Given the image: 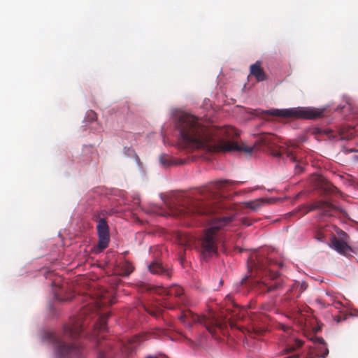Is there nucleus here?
Returning <instances> with one entry per match:
<instances>
[{
    "mask_svg": "<svg viewBox=\"0 0 358 358\" xmlns=\"http://www.w3.org/2000/svg\"><path fill=\"white\" fill-rule=\"evenodd\" d=\"M252 265L257 273L264 275L260 282H258V286L262 291L271 292L279 290L282 287L281 280H278L279 273L274 269V266H281V264H278L271 259L266 258L264 255H257L251 257Z\"/></svg>",
    "mask_w": 358,
    "mask_h": 358,
    "instance_id": "obj_4",
    "label": "nucleus"
},
{
    "mask_svg": "<svg viewBox=\"0 0 358 358\" xmlns=\"http://www.w3.org/2000/svg\"><path fill=\"white\" fill-rule=\"evenodd\" d=\"M90 304H91V305L92 304V301L90 302Z\"/></svg>",
    "mask_w": 358,
    "mask_h": 358,
    "instance_id": "obj_39",
    "label": "nucleus"
},
{
    "mask_svg": "<svg viewBox=\"0 0 358 358\" xmlns=\"http://www.w3.org/2000/svg\"><path fill=\"white\" fill-rule=\"evenodd\" d=\"M315 238L320 241H324V235L321 231H318L315 235Z\"/></svg>",
    "mask_w": 358,
    "mask_h": 358,
    "instance_id": "obj_29",
    "label": "nucleus"
},
{
    "mask_svg": "<svg viewBox=\"0 0 358 358\" xmlns=\"http://www.w3.org/2000/svg\"><path fill=\"white\" fill-rule=\"evenodd\" d=\"M109 317V313L106 312L101 314L99 317V328L102 330L106 329V323H107V319Z\"/></svg>",
    "mask_w": 358,
    "mask_h": 358,
    "instance_id": "obj_25",
    "label": "nucleus"
},
{
    "mask_svg": "<svg viewBox=\"0 0 358 358\" xmlns=\"http://www.w3.org/2000/svg\"><path fill=\"white\" fill-rule=\"evenodd\" d=\"M148 270L153 274L160 275L162 276L170 278L171 276V271L164 267L161 263L154 262L148 266Z\"/></svg>",
    "mask_w": 358,
    "mask_h": 358,
    "instance_id": "obj_16",
    "label": "nucleus"
},
{
    "mask_svg": "<svg viewBox=\"0 0 358 358\" xmlns=\"http://www.w3.org/2000/svg\"><path fill=\"white\" fill-rule=\"evenodd\" d=\"M177 127L185 143L193 148L215 152L239 151L250 154L253 150V147L229 141L238 136L234 127H206L201 120L191 114H182L179 117Z\"/></svg>",
    "mask_w": 358,
    "mask_h": 358,
    "instance_id": "obj_1",
    "label": "nucleus"
},
{
    "mask_svg": "<svg viewBox=\"0 0 358 358\" xmlns=\"http://www.w3.org/2000/svg\"><path fill=\"white\" fill-rule=\"evenodd\" d=\"M159 293L166 294L167 296L176 298L177 305L187 306L189 304L188 297L184 293L183 289L178 285H172L168 288H162L159 290Z\"/></svg>",
    "mask_w": 358,
    "mask_h": 358,
    "instance_id": "obj_12",
    "label": "nucleus"
},
{
    "mask_svg": "<svg viewBox=\"0 0 358 358\" xmlns=\"http://www.w3.org/2000/svg\"><path fill=\"white\" fill-rule=\"evenodd\" d=\"M134 271V266L128 261L121 262L118 266V273L120 275L127 276Z\"/></svg>",
    "mask_w": 358,
    "mask_h": 358,
    "instance_id": "obj_19",
    "label": "nucleus"
},
{
    "mask_svg": "<svg viewBox=\"0 0 358 358\" xmlns=\"http://www.w3.org/2000/svg\"><path fill=\"white\" fill-rule=\"evenodd\" d=\"M146 310L148 311V313L149 314H150L151 315H152L157 318L159 317L161 315H163V310L159 307L149 308H147Z\"/></svg>",
    "mask_w": 358,
    "mask_h": 358,
    "instance_id": "obj_24",
    "label": "nucleus"
},
{
    "mask_svg": "<svg viewBox=\"0 0 358 358\" xmlns=\"http://www.w3.org/2000/svg\"><path fill=\"white\" fill-rule=\"evenodd\" d=\"M92 299L94 308L99 309L115 303V293L113 289H107L91 283V299Z\"/></svg>",
    "mask_w": 358,
    "mask_h": 358,
    "instance_id": "obj_9",
    "label": "nucleus"
},
{
    "mask_svg": "<svg viewBox=\"0 0 358 358\" xmlns=\"http://www.w3.org/2000/svg\"><path fill=\"white\" fill-rule=\"evenodd\" d=\"M234 312H236V310H234ZM242 317H243V315H242L241 317V316H238V315L235 313H233L231 317H233V318H237V319H240Z\"/></svg>",
    "mask_w": 358,
    "mask_h": 358,
    "instance_id": "obj_33",
    "label": "nucleus"
},
{
    "mask_svg": "<svg viewBox=\"0 0 358 358\" xmlns=\"http://www.w3.org/2000/svg\"><path fill=\"white\" fill-rule=\"evenodd\" d=\"M97 358H108V356L105 352H100Z\"/></svg>",
    "mask_w": 358,
    "mask_h": 358,
    "instance_id": "obj_32",
    "label": "nucleus"
},
{
    "mask_svg": "<svg viewBox=\"0 0 358 358\" xmlns=\"http://www.w3.org/2000/svg\"><path fill=\"white\" fill-rule=\"evenodd\" d=\"M308 287V285L303 282L300 283L299 282H295L292 287H291V292H294V294H296V297L298 298L300 296L301 294L304 292Z\"/></svg>",
    "mask_w": 358,
    "mask_h": 358,
    "instance_id": "obj_20",
    "label": "nucleus"
},
{
    "mask_svg": "<svg viewBox=\"0 0 358 358\" xmlns=\"http://www.w3.org/2000/svg\"><path fill=\"white\" fill-rule=\"evenodd\" d=\"M279 327L285 332V334L282 336L284 339L282 343L283 351L286 354H291L303 345V341L301 340L298 339L295 336L292 334V331L289 327L280 324Z\"/></svg>",
    "mask_w": 358,
    "mask_h": 358,
    "instance_id": "obj_11",
    "label": "nucleus"
},
{
    "mask_svg": "<svg viewBox=\"0 0 358 358\" xmlns=\"http://www.w3.org/2000/svg\"><path fill=\"white\" fill-rule=\"evenodd\" d=\"M79 281H80L79 284H82L83 283L82 279L79 280Z\"/></svg>",
    "mask_w": 358,
    "mask_h": 358,
    "instance_id": "obj_38",
    "label": "nucleus"
},
{
    "mask_svg": "<svg viewBox=\"0 0 358 358\" xmlns=\"http://www.w3.org/2000/svg\"><path fill=\"white\" fill-rule=\"evenodd\" d=\"M164 307L168 309H174V308H176V306L171 304L170 303H165Z\"/></svg>",
    "mask_w": 358,
    "mask_h": 358,
    "instance_id": "obj_30",
    "label": "nucleus"
},
{
    "mask_svg": "<svg viewBox=\"0 0 358 358\" xmlns=\"http://www.w3.org/2000/svg\"><path fill=\"white\" fill-rule=\"evenodd\" d=\"M91 129L93 128L96 131H100L102 128L101 125L97 122L96 114L91 110Z\"/></svg>",
    "mask_w": 358,
    "mask_h": 358,
    "instance_id": "obj_23",
    "label": "nucleus"
},
{
    "mask_svg": "<svg viewBox=\"0 0 358 358\" xmlns=\"http://www.w3.org/2000/svg\"><path fill=\"white\" fill-rule=\"evenodd\" d=\"M253 78H255L257 82H261L265 80L267 78V76L264 73V69H250L248 79L252 80Z\"/></svg>",
    "mask_w": 358,
    "mask_h": 358,
    "instance_id": "obj_18",
    "label": "nucleus"
},
{
    "mask_svg": "<svg viewBox=\"0 0 358 358\" xmlns=\"http://www.w3.org/2000/svg\"><path fill=\"white\" fill-rule=\"evenodd\" d=\"M264 203V201L263 199H259L255 201L246 202L245 203V206L246 208H248L252 210H257L263 206Z\"/></svg>",
    "mask_w": 358,
    "mask_h": 358,
    "instance_id": "obj_22",
    "label": "nucleus"
},
{
    "mask_svg": "<svg viewBox=\"0 0 358 358\" xmlns=\"http://www.w3.org/2000/svg\"><path fill=\"white\" fill-rule=\"evenodd\" d=\"M262 62L260 61H257L255 63L251 64L250 67H261Z\"/></svg>",
    "mask_w": 358,
    "mask_h": 358,
    "instance_id": "obj_31",
    "label": "nucleus"
},
{
    "mask_svg": "<svg viewBox=\"0 0 358 358\" xmlns=\"http://www.w3.org/2000/svg\"><path fill=\"white\" fill-rule=\"evenodd\" d=\"M145 358H157V357H154V356L149 355V356L145 357Z\"/></svg>",
    "mask_w": 358,
    "mask_h": 358,
    "instance_id": "obj_37",
    "label": "nucleus"
},
{
    "mask_svg": "<svg viewBox=\"0 0 358 358\" xmlns=\"http://www.w3.org/2000/svg\"><path fill=\"white\" fill-rule=\"evenodd\" d=\"M352 315L358 317V310H357V309L353 310L352 312Z\"/></svg>",
    "mask_w": 358,
    "mask_h": 358,
    "instance_id": "obj_35",
    "label": "nucleus"
},
{
    "mask_svg": "<svg viewBox=\"0 0 358 358\" xmlns=\"http://www.w3.org/2000/svg\"><path fill=\"white\" fill-rule=\"evenodd\" d=\"M318 346L314 350H310L305 358H325L329 354V350L322 338H317Z\"/></svg>",
    "mask_w": 358,
    "mask_h": 358,
    "instance_id": "obj_14",
    "label": "nucleus"
},
{
    "mask_svg": "<svg viewBox=\"0 0 358 358\" xmlns=\"http://www.w3.org/2000/svg\"><path fill=\"white\" fill-rule=\"evenodd\" d=\"M294 148H291L289 145H282L280 147L278 151L273 153L276 157H283L284 159L289 160L292 162H296V155L293 151Z\"/></svg>",
    "mask_w": 358,
    "mask_h": 358,
    "instance_id": "obj_15",
    "label": "nucleus"
},
{
    "mask_svg": "<svg viewBox=\"0 0 358 358\" xmlns=\"http://www.w3.org/2000/svg\"><path fill=\"white\" fill-rule=\"evenodd\" d=\"M248 278L247 277H245L243 278L242 280H241V284H244L246 280H247Z\"/></svg>",
    "mask_w": 358,
    "mask_h": 358,
    "instance_id": "obj_36",
    "label": "nucleus"
},
{
    "mask_svg": "<svg viewBox=\"0 0 358 358\" xmlns=\"http://www.w3.org/2000/svg\"><path fill=\"white\" fill-rule=\"evenodd\" d=\"M160 162L164 166H169L171 165L183 164L185 161L182 159L171 160L166 155H162L160 157Z\"/></svg>",
    "mask_w": 358,
    "mask_h": 358,
    "instance_id": "obj_21",
    "label": "nucleus"
},
{
    "mask_svg": "<svg viewBox=\"0 0 358 358\" xmlns=\"http://www.w3.org/2000/svg\"><path fill=\"white\" fill-rule=\"evenodd\" d=\"M124 154L128 156V157H131L134 154V150H133L132 148H130V147H124Z\"/></svg>",
    "mask_w": 358,
    "mask_h": 358,
    "instance_id": "obj_27",
    "label": "nucleus"
},
{
    "mask_svg": "<svg viewBox=\"0 0 358 358\" xmlns=\"http://www.w3.org/2000/svg\"><path fill=\"white\" fill-rule=\"evenodd\" d=\"M241 223L246 226H250L252 225V222L247 217H243L241 219Z\"/></svg>",
    "mask_w": 358,
    "mask_h": 358,
    "instance_id": "obj_28",
    "label": "nucleus"
},
{
    "mask_svg": "<svg viewBox=\"0 0 358 358\" xmlns=\"http://www.w3.org/2000/svg\"><path fill=\"white\" fill-rule=\"evenodd\" d=\"M325 191L329 194H336V192H338L337 188L336 187H334V185H332L331 184H327Z\"/></svg>",
    "mask_w": 358,
    "mask_h": 358,
    "instance_id": "obj_26",
    "label": "nucleus"
},
{
    "mask_svg": "<svg viewBox=\"0 0 358 358\" xmlns=\"http://www.w3.org/2000/svg\"><path fill=\"white\" fill-rule=\"evenodd\" d=\"M341 239L336 236H333L331 239L329 245L338 253L343 255H347L350 252L352 251V248L347 243V238L348 236V234L344 231H341Z\"/></svg>",
    "mask_w": 358,
    "mask_h": 358,
    "instance_id": "obj_13",
    "label": "nucleus"
},
{
    "mask_svg": "<svg viewBox=\"0 0 358 358\" xmlns=\"http://www.w3.org/2000/svg\"><path fill=\"white\" fill-rule=\"evenodd\" d=\"M179 320L185 327L189 328L192 324H203L206 329L212 334L215 333L216 328L221 329L222 327V323L218 320L215 318L210 319L204 316L195 315L189 310H182L179 316Z\"/></svg>",
    "mask_w": 358,
    "mask_h": 358,
    "instance_id": "obj_8",
    "label": "nucleus"
},
{
    "mask_svg": "<svg viewBox=\"0 0 358 358\" xmlns=\"http://www.w3.org/2000/svg\"><path fill=\"white\" fill-rule=\"evenodd\" d=\"M148 270L153 274L160 275L162 276L170 278L171 276V271L164 267L161 263L154 262L148 266Z\"/></svg>",
    "mask_w": 358,
    "mask_h": 358,
    "instance_id": "obj_17",
    "label": "nucleus"
},
{
    "mask_svg": "<svg viewBox=\"0 0 358 358\" xmlns=\"http://www.w3.org/2000/svg\"><path fill=\"white\" fill-rule=\"evenodd\" d=\"M262 113L285 118L315 120L320 117L322 112L313 108H292L262 110Z\"/></svg>",
    "mask_w": 358,
    "mask_h": 358,
    "instance_id": "obj_6",
    "label": "nucleus"
},
{
    "mask_svg": "<svg viewBox=\"0 0 358 358\" xmlns=\"http://www.w3.org/2000/svg\"><path fill=\"white\" fill-rule=\"evenodd\" d=\"M88 284L86 283L83 291L78 292L77 295L72 293L63 295L64 289V285L60 288L59 292H55V298L61 301H68L73 299L80 303V308L78 315L71 318L70 322L64 327L63 335L62 337L54 334L50 335V339L54 345L55 351L59 358L66 357H79L82 355V348L78 345H68L64 341L66 338L76 339L82 337L84 335V329L89 324L88 315L90 313L88 295Z\"/></svg>",
    "mask_w": 358,
    "mask_h": 358,
    "instance_id": "obj_2",
    "label": "nucleus"
},
{
    "mask_svg": "<svg viewBox=\"0 0 358 358\" xmlns=\"http://www.w3.org/2000/svg\"><path fill=\"white\" fill-rule=\"evenodd\" d=\"M316 209L321 210V214L323 217L334 216L336 211L342 212V210L338 207L335 206L328 201H317L307 207H303L301 209H299V211H302L300 216L305 215L308 213Z\"/></svg>",
    "mask_w": 358,
    "mask_h": 358,
    "instance_id": "obj_10",
    "label": "nucleus"
},
{
    "mask_svg": "<svg viewBox=\"0 0 358 358\" xmlns=\"http://www.w3.org/2000/svg\"><path fill=\"white\" fill-rule=\"evenodd\" d=\"M106 219V213L105 212H100L94 215L93 220L97 223L96 229L99 241L98 243L91 248V252L100 253L108 246L110 233Z\"/></svg>",
    "mask_w": 358,
    "mask_h": 358,
    "instance_id": "obj_7",
    "label": "nucleus"
},
{
    "mask_svg": "<svg viewBox=\"0 0 358 358\" xmlns=\"http://www.w3.org/2000/svg\"><path fill=\"white\" fill-rule=\"evenodd\" d=\"M232 318H233V317H231V318L229 319L230 325L231 326V327H237V328H238V327H237V326H236V324H235L234 323V322L231 320V319H232Z\"/></svg>",
    "mask_w": 358,
    "mask_h": 358,
    "instance_id": "obj_34",
    "label": "nucleus"
},
{
    "mask_svg": "<svg viewBox=\"0 0 358 358\" xmlns=\"http://www.w3.org/2000/svg\"><path fill=\"white\" fill-rule=\"evenodd\" d=\"M237 182L229 180H221L214 182L210 186L206 187L194 194V198L188 199L185 204L173 210L172 213L175 217H187L194 215L211 214L216 212V210L210 207L209 204L203 201L202 199H210L215 198L216 191L220 190L226 185H234Z\"/></svg>",
    "mask_w": 358,
    "mask_h": 358,
    "instance_id": "obj_3",
    "label": "nucleus"
},
{
    "mask_svg": "<svg viewBox=\"0 0 358 358\" xmlns=\"http://www.w3.org/2000/svg\"><path fill=\"white\" fill-rule=\"evenodd\" d=\"M234 216L216 217L211 220V226L205 230L200 238V252L203 259H208L217 254V232L222 227L231 222Z\"/></svg>",
    "mask_w": 358,
    "mask_h": 358,
    "instance_id": "obj_5",
    "label": "nucleus"
}]
</instances>
